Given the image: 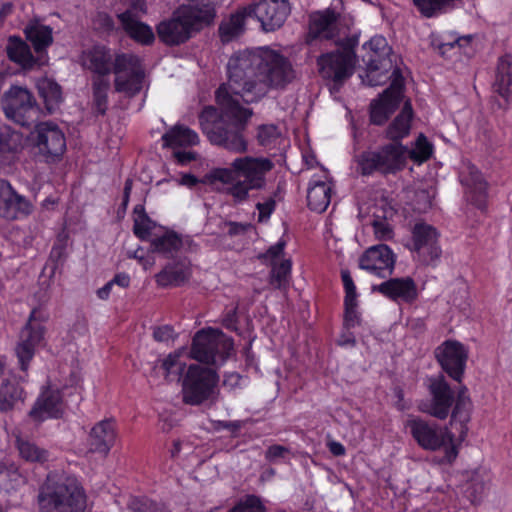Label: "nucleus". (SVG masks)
<instances>
[{"label": "nucleus", "instance_id": "nucleus-1", "mask_svg": "<svg viewBox=\"0 0 512 512\" xmlns=\"http://www.w3.org/2000/svg\"><path fill=\"white\" fill-rule=\"evenodd\" d=\"M228 79L215 92L217 107L205 106L199 115L202 132L211 144L230 152L248 150L245 130L253 115L244 104L256 103L269 89H284L296 78L288 58L273 50L241 51L228 62Z\"/></svg>", "mask_w": 512, "mask_h": 512}, {"label": "nucleus", "instance_id": "nucleus-2", "mask_svg": "<svg viewBox=\"0 0 512 512\" xmlns=\"http://www.w3.org/2000/svg\"><path fill=\"white\" fill-rule=\"evenodd\" d=\"M273 168L274 163L269 158L241 156L227 168L213 169L206 178L210 183L219 181L227 184L226 194L235 204H240L249 200L252 192L265 189L266 176Z\"/></svg>", "mask_w": 512, "mask_h": 512}, {"label": "nucleus", "instance_id": "nucleus-3", "mask_svg": "<svg viewBox=\"0 0 512 512\" xmlns=\"http://www.w3.org/2000/svg\"><path fill=\"white\" fill-rule=\"evenodd\" d=\"M212 23V9L199 11L196 7L180 6L172 16L161 21L156 31L166 45L175 46L188 41L195 32Z\"/></svg>", "mask_w": 512, "mask_h": 512}, {"label": "nucleus", "instance_id": "nucleus-4", "mask_svg": "<svg viewBox=\"0 0 512 512\" xmlns=\"http://www.w3.org/2000/svg\"><path fill=\"white\" fill-rule=\"evenodd\" d=\"M38 502L43 512H84L87 496L75 478H66L41 488Z\"/></svg>", "mask_w": 512, "mask_h": 512}, {"label": "nucleus", "instance_id": "nucleus-5", "mask_svg": "<svg viewBox=\"0 0 512 512\" xmlns=\"http://www.w3.org/2000/svg\"><path fill=\"white\" fill-rule=\"evenodd\" d=\"M407 148L400 142H392L375 151L362 152L357 158L358 170L368 176L374 172L395 174L406 165Z\"/></svg>", "mask_w": 512, "mask_h": 512}, {"label": "nucleus", "instance_id": "nucleus-6", "mask_svg": "<svg viewBox=\"0 0 512 512\" xmlns=\"http://www.w3.org/2000/svg\"><path fill=\"white\" fill-rule=\"evenodd\" d=\"M414 440L420 447L426 450L436 451L442 447L445 449V459L451 463L458 455L454 443L455 436L448 428H441L437 424L429 423L420 418L409 419L406 422Z\"/></svg>", "mask_w": 512, "mask_h": 512}, {"label": "nucleus", "instance_id": "nucleus-7", "mask_svg": "<svg viewBox=\"0 0 512 512\" xmlns=\"http://www.w3.org/2000/svg\"><path fill=\"white\" fill-rule=\"evenodd\" d=\"M233 339L219 329H202L193 337L190 357L206 364H214L219 358L224 362L233 350Z\"/></svg>", "mask_w": 512, "mask_h": 512}, {"label": "nucleus", "instance_id": "nucleus-8", "mask_svg": "<svg viewBox=\"0 0 512 512\" xmlns=\"http://www.w3.org/2000/svg\"><path fill=\"white\" fill-rule=\"evenodd\" d=\"M114 91L125 98H134L146 85V74L139 56L120 53L115 63Z\"/></svg>", "mask_w": 512, "mask_h": 512}, {"label": "nucleus", "instance_id": "nucleus-9", "mask_svg": "<svg viewBox=\"0 0 512 512\" xmlns=\"http://www.w3.org/2000/svg\"><path fill=\"white\" fill-rule=\"evenodd\" d=\"M366 54L362 56L367 66L366 81L370 86H379L388 79H392L388 73L392 69V60L389 58L391 47L383 36H374L363 45Z\"/></svg>", "mask_w": 512, "mask_h": 512}, {"label": "nucleus", "instance_id": "nucleus-10", "mask_svg": "<svg viewBox=\"0 0 512 512\" xmlns=\"http://www.w3.org/2000/svg\"><path fill=\"white\" fill-rule=\"evenodd\" d=\"M218 383L215 370L200 365H190L183 380V401L199 405L210 399Z\"/></svg>", "mask_w": 512, "mask_h": 512}, {"label": "nucleus", "instance_id": "nucleus-11", "mask_svg": "<svg viewBox=\"0 0 512 512\" xmlns=\"http://www.w3.org/2000/svg\"><path fill=\"white\" fill-rule=\"evenodd\" d=\"M4 97L3 111L8 119L23 127H29L36 120L39 108L27 88L12 86Z\"/></svg>", "mask_w": 512, "mask_h": 512}, {"label": "nucleus", "instance_id": "nucleus-12", "mask_svg": "<svg viewBox=\"0 0 512 512\" xmlns=\"http://www.w3.org/2000/svg\"><path fill=\"white\" fill-rule=\"evenodd\" d=\"M46 318L40 310H32L29 320L21 330L19 342L15 347V353L18 358L20 369L24 372L28 370L29 363L33 359L36 349L44 341L45 327L43 323Z\"/></svg>", "mask_w": 512, "mask_h": 512}, {"label": "nucleus", "instance_id": "nucleus-13", "mask_svg": "<svg viewBox=\"0 0 512 512\" xmlns=\"http://www.w3.org/2000/svg\"><path fill=\"white\" fill-rule=\"evenodd\" d=\"M411 250L423 265H436L442 254L437 229L424 222L416 223L412 229Z\"/></svg>", "mask_w": 512, "mask_h": 512}, {"label": "nucleus", "instance_id": "nucleus-14", "mask_svg": "<svg viewBox=\"0 0 512 512\" xmlns=\"http://www.w3.org/2000/svg\"><path fill=\"white\" fill-rule=\"evenodd\" d=\"M391 77L390 86L383 91L378 100H374L370 104V121L375 125H383L402 100L404 78L400 69L395 68Z\"/></svg>", "mask_w": 512, "mask_h": 512}, {"label": "nucleus", "instance_id": "nucleus-15", "mask_svg": "<svg viewBox=\"0 0 512 512\" xmlns=\"http://www.w3.org/2000/svg\"><path fill=\"white\" fill-rule=\"evenodd\" d=\"M355 55L349 51L322 54L317 58L318 72L325 80L340 87L354 70Z\"/></svg>", "mask_w": 512, "mask_h": 512}, {"label": "nucleus", "instance_id": "nucleus-16", "mask_svg": "<svg viewBox=\"0 0 512 512\" xmlns=\"http://www.w3.org/2000/svg\"><path fill=\"white\" fill-rule=\"evenodd\" d=\"M32 136L39 154L47 160L61 157L66 150L65 135L58 125L53 122L38 123Z\"/></svg>", "mask_w": 512, "mask_h": 512}, {"label": "nucleus", "instance_id": "nucleus-17", "mask_svg": "<svg viewBox=\"0 0 512 512\" xmlns=\"http://www.w3.org/2000/svg\"><path fill=\"white\" fill-rule=\"evenodd\" d=\"M434 354L442 370L453 380L461 382L468 359V349L456 340H446L435 349Z\"/></svg>", "mask_w": 512, "mask_h": 512}, {"label": "nucleus", "instance_id": "nucleus-18", "mask_svg": "<svg viewBox=\"0 0 512 512\" xmlns=\"http://www.w3.org/2000/svg\"><path fill=\"white\" fill-rule=\"evenodd\" d=\"M249 6L265 32L282 27L291 12L289 0H253Z\"/></svg>", "mask_w": 512, "mask_h": 512}, {"label": "nucleus", "instance_id": "nucleus-19", "mask_svg": "<svg viewBox=\"0 0 512 512\" xmlns=\"http://www.w3.org/2000/svg\"><path fill=\"white\" fill-rule=\"evenodd\" d=\"M396 256L389 246L379 244L368 248L359 259V267L380 278L392 275Z\"/></svg>", "mask_w": 512, "mask_h": 512}, {"label": "nucleus", "instance_id": "nucleus-20", "mask_svg": "<svg viewBox=\"0 0 512 512\" xmlns=\"http://www.w3.org/2000/svg\"><path fill=\"white\" fill-rule=\"evenodd\" d=\"M33 212V205L25 196L19 194L13 186L0 179V217L14 221L27 217Z\"/></svg>", "mask_w": 512, "mask_h": 512}, {"label": "nucleus", "instance_id": "nucleus-21", "mask_svg": "<svg viewBox=\"0 0 512 512\" xmlns=\"http://www.w3.org/2000/svg\"><path fill=\"white\" fill-rule=\"evenodd\" d=\"M431 401L424 410L440 420L447 418L454 402V393L443 375L430 379Z\"/></svg>", "mask_w": 512, "mask_h": 512}, {"label": "nucleus", "instance_id": "nucleus-22", "mask_svg": "<svg viewBox=\"0 0 512 512\" xmlns=\"http://www.w3.org/2000/svg\"><path fill=\"white\" fill-rule=\"evenodd\" d=\"M120 53H113L110 48L104 45H95L83 52L82 65L96 74L95 77L106 78L111 72H115V63Z\"/></svg>", "mask_w": 512, "mask_h": 512}, {"label": "nucleus", "instance_id": "nucleus-23", "mask_svg": "<svg viewBox=\"0 0 512 512\" xmlns=\"http://www.w3.org/2000/svg\"><path fill=\"white\" fill-rule=\"evenodd\" d=\"M117 438L116 425L113 420L106 419L95 424L88 437V452L98 453L106 457L114 446Z\"/></svg>", "mask_w": 512, "mask_h": 512}, {"label": "nucleus", "instance_id": "nucleus-24", "mask_svg": "<svg viewBox=\"0 0 512 512\" xmlns=\"http://www.w3.org/2000/svg\"><path fill=\"white\" fill-rule=\"evenodd\" d=\"M461 183L466 187L468 201L484 210L487 203V183L481 172L474 165H467L461 173Z\"/></svg>", "mask_w": 512, "mask_h": 512}, {"label": "nucleus", "instance_id": "nucleus-25", "mask_svg": "<svg viewBox=\"0 0 512 512\" xmlns=\"http://www.w3.org/2000/svg\"><path fill=\"white\" fill-rule=\"evenodd\" d=\"M373 291H378L393 301L412 302L417 297L416 284L410 277L389 279L373 286Z\"/></svg>", "mask_w": 512, "mask_h": 512}, {"label": "nucleus", "instance_id": "nucleus-26", "mask_svg": "<svg viewBox=\"0 0 512 512\" xmlns=\"http://www.w3.org/2000/svg\"><path fill=\"white\" fill-rule=\"evenodd\" d=\"M337 15L332 10L317 12L310 16L307 42L317 38L333 39L337 34Z\"/></svg>", "mask_w": 512, "mask_h": 512}, {"label": "nucleus", "instance_id": "nucleus-27", "mask_svg": "<svg viewBox=\"0 0 512 512\" xmlns=\"http://www.w3.org/2000/svg\"><path fill=\"white\" fill-rule=\"evenodd\" d=\"M63 413L62 396L59 390H46L37 400L30 415L37 420L58 418Z\"/></svg>", "mask_w": 512, "mask_h": 512}, {"label": "nucleus", "instance_id": "nucleus-28", "mask_svg": "<svg viewBox=\"0 0 512 512\" xmlns=\"http://www.w3.org/2000/svg\"><path fill=\"white\" fill-rule=\"evenodd\" d=\"M118 19L126 34L136 42L149 45L154 42L155 35L152 28L139 21L131 10L118 15Z\"/></svg>", "mask_w": 512, "mask_h": 512}, {"label": "nucleus", "instance_id": "nucleus-29", "mask_svg": "<svg viewBox=\"0 0 512 512\" xmlns=\"http://www.w3.org/2000/svg\"><path fill=\"white\" fill-rule=\"evenodd\" d=\"M23 33L36 53L46 51L53 43V29L43 24L39 19L30 20L24 27Z\"/></svg>", "mask_w": 512, "mask_h": 512}, {"label": "nucleus", "instance_id": "nucleus-30", "mask_svg": "<svg viewBox=\"0 0 512 512\" xmlns=\"http://www.w3.org/2000/svg\"><path fill=\"white\" fill-rule=\"evenodd\" d=\"M191 277L190 265L185 262H176L167 264L159 273L155 275V281L158 286L179 287L185 284Z\"/></svg>", "mask_w": 512, "mask_h": 512}, {"label": "nucleus", "instance_id": "nucleus-31", "mask_svg": "<svg viewBox=\"0 0 512 512\" xmlns=\"http://www.w3.org/2000/svg\"><path fill=\"white\" fill-rule=\"evenodd\" d=\"M5 50L8 59L23 69H32L36 64L29 45L19 36H10Z\"/></svg>", "mask_w": 512, "mask_h": 512}, {"label": "nucleus", "instance_id": "nucleus-32", "mask_svg": "<svg viewBox=\"0 0 512 512\" xmlns=\"http://www.w3.org/2000/svg\"><path fill=\"white\" fill-rule=\"evenodd\" d=\"M250 6L237 9L228 19L221 22L219 34L223 42H229L244 31L245 21L253 16Z\"/></svg>", "mask_w": 512, "mask_h": 512}, {"label": "nucleus", "instance_id": "nucleus-33", "mask_svg": "<svg viewBox=\"0 0 512 512\" xmlns=\"http://www.w3.org/2000/svg\"><path fill=\"white\" fill-rule=\"evenodd\" d=\"M37 90L49 114L59 109L63 102V94L61 86L56 81L47 77L41 78L37 82Z\"/></svg>", "mask_w": 512, "mask_h": 512}, {"label": "nucleus", "instance_id": "nucleus-34", "mask_svg": "<svg viewBox=\"0 0 512 512\" xmlns=\"http://www.w3.org/2000/svg\"><path fill=\"white\" fill-rule=\"evenodd\" d=\"M469 403L470 399L467 395V388L463 386L458 391L455 407L452 411L450 420V425L459 429V441H463L468 432V427L466 424L469 421V415L465 410Z\"/></svg>", "mask_w": 512, "mask_h": 512}, {"label": "nucleus", "instance_id": "nucleus-35", "mask_svg": "<svg viewBox=\"0 0 512 512\" xmlns=\"http://www.w3.org/2000/svg\"><path fill=\"white\" fill-rule=\"evenodd\" d=\"M163 146L170 148L188 147L199 143L197 133L184 125H175L162 136Z\"/></svg>", "mask_w": 512, "mask_h": 512}, {"label": "nucleus", "instance_id": "nucleus-36", "mask_svg": "<svg viewBox=\"0 0 512 512\" xmlns=\"http://www.w3.org/2000/svg\"><path fill=\"white\" fill-rule=\"evenodd\" d=\"M512 60L511 57L506 55L499 59L496 69L495 81L493 83V90L500 97L508 103L512 84V71H511Z\"/></svg>", "mask_w": 512, "mask_h": 512}, {"label": "nucleus", "instance_id": "nucleus-37", "mask_svg": "<svg viewBox=\"0 0 512 512\" xmlns=\"http://www.w3.org/2000/svg\"><path fill=\"white\" fill-rule=\"evenodd\" d=\"M395 214V210L385 202H381L375 207L371 225L377 239L389 240L393 237V229L388 223V219L393 218Z\"/></svg>", "mask_w": 512, "mask_h": 512}, {"label": "nucleus", "instance_id": "nucleus-38", "mask_svg": "<svg viewBox=\"0 0 512 512\" xmlns=\"http://www.w3.org/2000/svg\"><path fill=\"white\" fill-rule=\"evenodd\" d=\"M413 110L411 103L406 101L399 115L392 121L386 130V136L393 142H399L406 137L411 128Z\"/></svg>", "mask_w": 512, "mask_h": 512}, {"label": "nucleus", "instance_id": "nucleus-39", "mask_svg": "<svg viewBox=\"0 0 512 512\" xmlns=\"http://www.w3.org/2000/svg\"><path fill=\"white\" fill-rule=\"evenodd\" d=\"M331 200V186L323 181H316L307 191V205L317 213L324 212Z\"/></svg>", "mask_w": 512, "mask_h": 512}, {"label": "nucleus", "instance_id": "nucleus-40", "mask_svg": "<svg viewBox=\"0 0 512 512\" xmlns=\"http://www.w3.org/2000/svg\"><path fill=\"white\" fill-rule=\"evenodd\" d=\"M151 251L172 258L182 247V239L175 232H165L150 241Z\"/></svg>", "mask_w": 512, "mask_h": 512}, {"label": "nucleus", "instance_id": "nucleus-41", "mask_svg": "<svg viewBox=\"0 0 512 512\" xmlns=\"http://www.w3.org/2000/svg\"><path fill=\"white\" fill-rule=\"evenodd\" d=\"M15 445L20 457L27 462L44 463L48 460L49 453L47 450L20 435L16 436Z\"/></svg>", "mask_w": 512, "mask_h": 512}, {"label": "nucleus", "instance_id": "nucleus-42", "mask_svg": "<svg viewBox=\"0 0 512 512\" xmlns=\"http://www.w3.org/2000/svg\"><path fill=\"white\" fill-rule=\"evenodd\" d=\"M23 399V390L17 384L6 381L0 385V411H12Z\"/></svg>", "mask_w": 512, "mask_h": 512}, {"label": "nucleus", "instance_id": "nucleus-43", "mask_svg": "<svg viewBox=\"0 0 512 512\" xmlns=\"http://www.w3.org/2000/svg\"><path fill=\"white\" fill-rule=\"evenodd\" d=\"M110 81L105 77H93L92 92L95 110L100 115H105L108 108V91Z\"/></svg>", "mask_w": 512, "mask_h": 512}, {"label": "nucleus", "instance_id": "nucleus-44", "mask_svg": "<svg viewBox=\"0 0 512 512\" xmlns=\"http://www.w3.org/2000/svg\"><path fill=\"white\" fill-rule=\"evenodd\" d=\"M23 136L9 126L0 127V155L15 154L22 149Z\"/></svg>", "mask_w": 512, "mask_h": 512}, {"label": "nucleus", "instance_id": "nucleus-45", "mask_svg": "<svg viewBox=\"0 0 512 512\" xmlns=\"http://www.w3.org/2000/svg\"><path fill=\"white\" fill-rule=\"evenodd\" d=\"M185 366L179 354H169L155 369L161 370L167 381H180Z\"/></svg>", "mask_w": 512, "mask_h": 512}, {"label": "nucleus", "instance_id": "nucleus-46", "mask_svg": "<svg viewBox=\"0 0 512 512\" xmlns=\"http://www.w3.org/2000/svg\"><path fill=\"white\" fill-rule=\"evenodd\" d=\"M270 284L277 289H285L289 284L291 261L282 260L280 263L271 262Z\"/></svg>", "mask_w": 512, "mask_h": 512}, {"label": "nucleus", "instance_id": "nucleus-47", "mask_svg": "<svg viewBox=\"0 0 512 512\" xmlns=\"http://www.w3.org/2000/svg\"><path fill=\"white\" fill-rule=\"evenodd\" d=\"M134 215L133 232L139 239L146 240L154 227V223L150 220L145 213L144 208L140 205H137L134 208Z\"/></svg>", "mask_w": 512, "mask_h": 512}, {"label": "nucleus", "instance_id": "nucleus-48", "mask_svg": "<svg viewBox=\"0 0 512 512\" xmlns=\"http://www.w3.org/2000/svg\"><path fill=\"white\" fill-rule=\"evenodd\" d=\"M228 512H267L259 496L250 494L241 498Z\"/></svg>", "mask_w": 512, "mask_h": 512}, {"label": "nucleus", "instance_id": "nucleus-49", "mask_svg": "<svg viewBox=\"0 0 512 512\" xmlns=\"http://www.w3.org/2000/svg\"><path fill=\"white\" fill-rule=\"evenodd\" d=\"M433 153V145L427 140V138L420 134L416 140L415 148L412 150L407 149V156L415 162L422 163L427 161Z\"/></svg>", "mask_w": 512, "mask_h": 512}, {"label": "nucleus", "instance_id": "nucleus-50", "mask_svg": "<svg viewBox=\"0 0 512 512\" xmlns=\"http://www.w3.org/2000/svg\"><path fill=\"white\" fill-rule=\"evenodd\" d=\"M279 136L280 132L278 127L273 124L258 127L257 140L261 146H269L275 143Z\"/></svg>", "mask_w": 512, "mask_h": 512}, {"label": "nucleus", "instance_id": "nucleus-51", "mask_svg": "<svg viewBox=\"0 0 512 512\" xmlns=\"http://www.w3.org/2000/svg\"><path fill=\"white\" fill-rule=\"evenodd\" d=\"M485 492V484L480 480H472L465 489V496L472 504H478Z\"/></svg>", "mask_w": 512, "mask_h": 512}, {"label": "nucleus", "instance_id": "nucleus-52", "mask_svg": "<svg viewBox=\"0 0 512 512\" xmlns=\"http://www.w3.org/2000/svg\"><path fill=\"white\" fill-rule=\"evenodd\" d=\"M21 479L18 467L13 463L0 462V482L9 480L18 483Z\"/></svg>", "mask_w": 512, "mask_h": 512}, {"label": "nucleus", "instance_id": "nucleus-53", "mask_svg": "<svg viewBox=\"0 0 512 512\" xmlns=\"http://www.w3.org/2000/svg\"><path fill=\"white\" fill-rule=\"evenodd\" d=\"M344 306H345V314H344V321L345 325L347 327H354L359 323V316L356 310L357 307V299L351 300L344 299Z\"/></svg>", "mask_w": 512, "mask_h": 512}, {"label": "nucleus", "instance_id": "nucleus-54", "mask_svg": "<svg viewBox=\"0 0 512 512\" xmlns=\"http://www.w3.org/2000/svg\"><path fill=\"white\" fill-rule=\"evenodd\" d=\"M276 202L272 197H269L265 202H258L256 204V209L259 211L258 221L264 222L267 221L273 211L275 210Z\"/></svg>", "mask_w": 512, "mask_h": 512}, {"label": "nucleus", "instance_id": "nucleus-55", "mask_svg": "<svg viewBox=\"0 0 512 512\" xmlns=\"http://www.w3.org/2000/svg\"><path fill=\"white\" fill-rule=\"evenodd\" d=\"M341 277L345 289V298L351 300L357 299L356 287L354 285L353 279L348 270L341 271Z\"/></svg>", "mask_w": 512, "mask_h": 512}, {"label": "nucleus", "instance_id": "nucleus-56", "mask_svg": "<svg viewBox=\"0 0 512 512\" xmlns=\"http://www.w3.org/2000/svg\"><path fill=\"white\" fill-rule=\"evenodd\" d=\"M222 225L227 228V234L231 237L243 235L248 231V229L251 228V224L249 223H240L234 221H225Z\"/></svg>", "mask_w": 512, "mask_h": 512}, {"label": "nucleus", "instance_id": "nucleus-57", "mask_svg": "<svg viewBox=\"0 0 512 512\" xmlns=\"http://www.w3.org/2000/svg\"><path fill=\"white\" fill-rule=\"evenodd\" d=\"M153 337L158 342H168L174 339V329L169 325L157 327L153 331Z\"/></svg>", "mask_w": 512, "mask_h": 512}, {"label": "nucleus", "instance_id": "nucleus-58", "mask_svg": "<svg viewBox=\"0 0 512 512\" xmlns=\"http://www.w3.org/2000/svg\"><path fill=\"white\" fill-rule=\"evenodd\" d=\"M95 24L99 29L109 32L114 29L113 19L106 13H98L95 18Z\"/></svg>", "mask_w": 512, "mask_h": 512}, {"label": "nucleus", "instance_id": "nucleus-59", "mask_svg": "<svg viewBox=\"0 0 512 512\" xmlns=\"http://www.w3.org/2000/svg\"><path fill=\"white\" fill-rule=\"evenodd\" d=\"M286 452H288V450L284 446L272 445L266 450L265 457L267 460L273 461L283 457Z\"/></svg>", "mask_w": 512, "mask_h": 512}, {"label": "nucleus", "instance_id": "nucleus-60", "mask_svg": "<svg viewBox=\"0 0 512 512\" xmlns=\"http://www.w3.org/2000/svg\"><path fill=\"white\" fill-rule=\"evenodd\" d=\"M285 247L284 241H279L275 245L271 246L267 252L263 255L264 258H270L271 262L276 261V259L283 253Z\"/></svg>", "mask_w": 512, "mask_h": 512}, {"label": "nucleus", "instance_id": "nucleus-61", "mask_svg": "<svg viewBox=\"0 0 512 512\" xmlns=\"http://www.w3.org/2000/svg\"><path fill=\"white\" fill-rule=\"evenodd\" d=\"M470 40H471V36L458 38L454 42L441 43L438 46V49H439V52L441 53V55L445 56L449 49H453L455 46H462V42L469 43Z\"/></svg>", "mask_w": 512, "mask_h": 512}, {"label": "nucleus", "instance_id": "nucleus-62", "mask_svg": "<svg viewBox=\"0 0 512 512\" xmlns=\"http://www.w3.org/2000/svg\"><path fill=\"white\" fill-rule=\"evenodd\" d=\"M236 322H237V317H236V308H235L227 313V315L224 317V319L222 321V324L229 330L237 331Z\"/></svg>", "mask_w": 512, "mask_h": 512}, {"label": "nucleus", "instance_id": "nucleus-63", "mask_svg": "<svg viewBox=\"0 0 512 512\" xmlns=\"http://www.w3.org/2000/svg\"><path fill=\"white\" fill-rule=\"evenodd\" d=\"M136 512H170L153 502H145L137 509Z\"/></svg>", "mask_w": 512, "mask_h": 512}, {"label": "nucleus", "instance_id": "nucleus-64", "mask_svg": "<svg viewBox=\"0 0 512 512\" xmlns=\"http://www.w3.org/2000/svg\"><path fill=\"white\" fill-rule=\"evenodd\" d=\"M113 285H118L122 288H127L130 285V276L126 273L116 274L112 280Z\"/></svg>", "mask_w": 512, "mask_h": 512}]
</instances>
